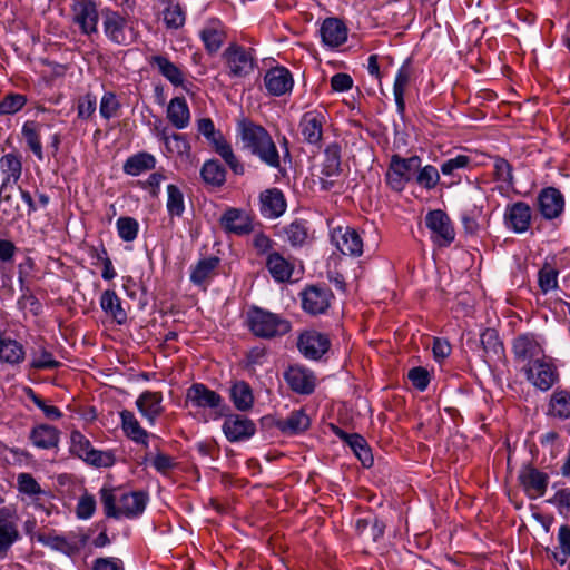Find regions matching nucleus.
<instances>
[{"instance_id":"nucleus-1","label":"nucleus","mask_w":570,"mask_h":570,"mask_svg":"<svg viewBox=\"0 0 570 570\" xmlns=\"http://www.w3.org/2000/svg\"><path fill=\"white\" fill-rule=\"evenodd\" d=\"M236 130L243 148L256 156L271 168H279L281 157L271 134L261 125L248 118L237 120Z\"/></svg>"},{"instance_id":"nucleus-2","label":"nucleus","mask_w":570,"mask_h":570,"mask_svg":"<svg viewBox=\"0 0 570 570\" xmlns=\"http://www.w3.org/2000/svg\"><path fill=\"white\" fill-rule=\"evenodd\" d=\"M99 494L105 514L115 519L137 518L144 512L148 500L147 494L141 491L124 492L117 497L116 489L108 487H102Z\"/></svg>"},{"instance_id":"nucleus-3","label":"nucleus","mask_w":570,"mask_h":570,"mask_svg":"<svg viewBox=\"0 0 570 570\" xmlns=\"http://www.w3.org/2000/svg\"><path fill=\"white\" fill-rule=\"evenodd\" d=\"M246 322L253 335L265 340L286 335L292 330L287 318L258 306H252L248 309Z\"/></svg>"},{"instance_id":"nucleus-4","label":"nucleus","mask_w":570,"mask_h":570,"mask_svg":"<svg viewBox=\"0 0 570 570\" xmlns=\"http://www.w3.org/2000/svg\"><path fill=\"white\" fill-rule=\"evenodd\" d=\"M102 29L106 38L118 46H130L139 37L136 20L111 9L102 10Z\"/></svg>"},{"instance_id":"nucleus-5","label":"nucleus","mask_w":570,"mask_h":570,"mask_svg":"<svg viewBox=\"0 0 570 570\" xmlns=\"http://www.w3.org/2000/svg\"><path fill=\"white\" fill-rule=\"evenodd\" d=\"M197 130L207 139L214 151L220 156L235 175H244V164L235 155L230 142L224 137L222 131L215 128L214 121L210 118L198 119Z\"/></svg>"},{"instance_id":"nucleus-6","label":"nucleus","mask_w":570,"mask_h":570,"mask_svg":"<svg viewBox=\"0 0 570 570\" xmlns=\"http://www.w3.org/2000/svg\"><path fill=\"white\" fill-rule=\"evenodd\" d=\"M422 165V159L417 155L411 157H402L393 154L387 165L384 180L386 186L394 193L401 194L406 185L412 181L414 173Z\"/></svg>"},{"instance_id":"nucleus-7","label":"nucleus","mask_w":570,"mask_h":570,"mask_svg":"<svg viewBox=\"0 0 570 570\" xmlns=\"http://www.w3.org/2000/svg\"><path fill=\"white\" fill-rule=\"evenodd\" d=\"M223 59L230 78H245L249 76L256 67L253 49L245 48L236 42L229 43L224 50Z\"/></svg>"},{"instance_id":"nucleus-8","label":"nucleus","mask_w":570,"mask_h":570,"mask_svg":"<svg viewBox=\"0 0 570 570\" xmlns=\"http://www.w3.org/2000/svg\"><path fill=\"white\" fill-rule=\"evenodd\" d=\"M185 403L187 406L190 404L196 409L210 410L214 420L222 417L226 409L222 395L203 383H194L187 389Z\"/></svg>"},{"instance_id":"nucleus-9","label":"nucleus","mask_w":570,"mask_h":570,"mask_svg":"<svg viewBox=\"0 0 570 570\" xmlns=\"http://www.w3.org/2000/svg\"><path fill=\"white\" fill-rule=\"evenodd\" d=\"M527 380L539 391L547 392L560 381V373L553 358L546 356L530 366H523Z\"/></svg>"},{"instance_id":"nucleus-10","label":"nucleus","mask_w":570,"mask_h":570,"mask_svg":"<svg viewBox=\"0 0 570 570\" xmlns=\"http://www.w3.org/2000/svg\"><path fill=\"white\" fill-rule=\"evenodd\" d=\"M326 112L313 109L302 115L298 122V131L302 140L311 146L320 148L323 140Z\"/></svg>"},{"instance_id":"nucleus-11","label":"nucleus","mask_w":570,"mask_h":570,"mask_svg":"<svg viewBox=\"0 0 570 570\" xmlns=\"http://www.w3.org/2000/svg\"><path fill=\"white\" fill-rule=\"evenodd\" d=\"M302 308L309 315H321L327 312L334 297L325 285H308L299 294Z\"/></svg>"},{"instance_id":"nucleus-12","label":"nucleus","mask_w":570,"mask_h":570,"mask_svg":"<svg viewBox=\"0 0 570 570\" xmlns=\"http://www.w3.org/2000/svg\"><path fill=\"white\" fill-rule=\"evenodd\" d=\"M512 352L515 361L524 363V366H530L547 356L542 342L532 333L518 335L513 341Z\"/></svg>"},{"instance_id":"nucleus-13","label":"nucleus","mask_w":570,"mask_h":570,"mask_svg":"<svg viewBox=\"0 0 570 570\" xmlns=\"http://www.w3.org/2000/svg\"><path fill=\"white\" fill-rule=\"evenodd\" d=\"M549 474L531 464L523 465L518 473V482L530 500L543 497L549 485Z\"/></svg>"},{"instance_id":"nucleus-14","label":"nucleus","mask_w":570,"mask_h":570,"mask_svg":"<svg viewBox=\"0 0 570 570\" xmlns=\"http://www.w3.org/2000/svg\"><path fill=\"white\" fill-rule=\"evenodd\" d=\"M18 521L16 508H0V560L7 557L11 547L20 539Z\"/></svg>"},{"instance_id":"nucleus-15","label":"nucleus","mask_w":570,"mask_h":570,"mask_svg":"<svg viewBox=\"0 0 570 570\" xmlns=\"http://www.w3.org/2000/svg\"><path fill=\"white\" fill-rule=\"evenodd\" d=\"M331 347V340L327 334L316 330H307L299 334L297 348L308 360L318 361Z\"/></svg>"},{"instance_id":"nucleus-16","label":"nucleus","mask_w":570,"mask_h":570,"mask_svg":"<svg viewBox=\"0 0 570 570\" xmlns=\"http://www.w3.org/2000/svg\"><path fill=\"white\" fill-rule=\"evenodd\" d=\"M70 8L72 22L79 27L82 35L91 36L98 31L99 14L92 0H75Z\"/></svg>"},{"instance_id":"nucleus-17","label":"nucleus","mask_w":570,"mask_h":570,"mask_svg":"<svg viewBox=\"0 0 570 570\" xmlns=\"http://www.w3.org/2000/svg\"><path fill=\"white\" fill-rule=\"evenodd\" d=\"M532 222V208L525 202L519 200L508 204L504 214V226L515 233L523 234L529 230Z\"/></svg>"},{"instance_id":"nucleus-18","label":"nucleus","mask_w":570,"mask_h":570,"mask_svg":"<svg viewBox=\"0 0 570 570\" xmlns=\"http://www.w3.org/2000/svg\"><path fill=\"white\" fill-rule=\"evenodd\" d=\"M219 223L227 234L245 236L254 230L253 217L248 212L240 208H227L220 216Z\"/></svg>"},{"instance_id":"nucleus-19","label":"nucleus","mask_w":570,"mask_h":570,"mask_svg":"<svg viewBox=\"0 0 570 570\" xmlns=\"http://www.w3.org/2000/svg\"><path fill=\"white\" fill-rule=\"evenodd\" d=\"M564 197L556 187L542 188L538 194L537 207L540 215L547 220L560 217L564 210Z\"/></svg>"},{"instance_id":"nucleus-20","label":"nucleus","mask_w":570,"mask_h":570,"mask_svg":"<svg viewBox=\"0 0 570 570\" xmlns=\"http://www.w3.org/2000/svg\"><path fill=\"white\" fill-rule=\"evenodd\" d=\"M425 225L435 235L440 246H449L455 238L451 219L442 209L430 210L425 216Z\"/></svg>"},{"instance_id":"nucleus-21","label":"nucleus","mask_w":570,"mask_h":570,"mask_svg":"<svg viewBox=\"0 0 570 570\" xmlns=\"http://www.w3.org/2000/svg\"><path fill=\"white\" fill-rule=\"evenodd\" d=\"M222 430L229 442L236 443L249 440L256 432V425L244 415L229 414L225 417Z\"/></svg>"},{"instance_id":"nucleus-22","label":"nucleus","mask_w":570,"mask_h":570,"mask_svg":"<svg viewBox=\"0 0 570 570\" xmlns=\"http://www.w3.org/2000/svg\"><path fill=\"white\" fill-rule=\"evenodd\" d=\"M341 174V148L337 144L328 145L324 150V160L321 165L320 184L323 190H331L335 181L333 178Z\"/></svg>"},{"instance_id":"nucleus-23","label":"nucleus","mask_w":570,"mask_h":570,"mask_svg":"<svg viewBox=\"0 0 570 570\" xmlns=\"http://www.w3.org/2000/svg\"><path fill=\"white\" fill-rule=\"evenodd\" d=\"M284 380L292 391L302 395L312 394L316 386L314 373L302 365H291L284 372Z\"/></svg>"},{"instance_id":"nucleus-24","label":"nucleus","mask_w":570,"mask_h":570,"mask_svg":"<svg viewBox=\"0 0 570 570\" xmlns=\"http://www.w3.org/2000/svg\"><path fill=\"white\" fill-rule=\"evenodd\" d=\"M264 85L271 96L281 97L292 91L294 79L292 72L286 67L277 66L266 71Z\"/></svg>"},{"instance_id":"nucleus-25","label":"nucleus","mask_w":570,"mask_h":570,"mask_svg":"<svg viewBox=\"0 0 570 570\" xmlns=\"http://www.w3.org/2000/svg\"><path fill=\"white\" fill-rule=\"evenodd\" d=\"M332 240L344 255L361 256L363 254V239L354 228L348 226L334 228Z\"/></svg>"},{"instance_id":"nucleus-26","label":"nucleus","mask_w":570,"mask_h":570,"mask_svg":"<svg viewBox=\"0 0 570 570\" xmlns=\"http://www.w3.org/2000/svg\"><path fill=\"white\" fill-rule=\"evenodd\" d=\"M549 420L564 422L570 420V390L556 387L549 395L544 412Z\"/></svg>"},{"instance_id":"nucleus-27","label":"nucleus","mask_w":570,"mask_h":570,"mask_svg":"<svg viewBox=\"0 0 570 570\" xmlns=\"http://www.w3.org/2000/svg\"><path fill=\"white\" fill-rule=\"evenodd\" d=\"M163 393L156 391H144L136 400V406L150 426H154L157 419L164 413Z\"/></svg>"},{"instance_id":"nucleus-28","label":"nucleus","mask_w":570,"mask_h":570,"mask_svg":"<svg viewBox=\"0 0 570 570\" xmlns=\"http://www.w3.org/2000/svg\"><path fill=\"white\" fill-rule=\"evenodd\" d=\"M61 432L53 425L37 424L29 432L31 444L40 450H57L60 443Z\"/></svg>"},{"instance_id":"nucleus-29","label":"nucleus","mask_w":570,"mask_h":570,"mask_svg":"<svg viewBox=\"0 0 570 570\" xmlns=\"http://www.w3.org/2000/svg\"><path fill=\"white\" fill-rule=\"evenodd\" d=\"M413 77V67L411 59H406L397 69L394 83L393 96L396 105L397 114L403 116L405 112V92Z\"/></svg>"},{"instance_id":"nucleus-30","label":"nucleus","mask_w":570,"mask_h":570,"mask_svg":"<svg viewBox=\"0 0 570 570\" xmlns=\"http://www.w3.org/2000/svg\"><path fill=\"white\" fill-rule=\"evenodd\" d=\"M265 266L276 283L291 282L295 269L294 263L278 252H271L266 256Z\"/></svg>"},{"instance_id":"nucleus-31","label":"nucleus","mask_w":570,"mask_h":570,"mask_svg":"<svg viewBox=\"0 0 570 570\" xmlns=\"http://www.w3.org/2000/svg\"><path fill=\"white\" fill-rule=\"evenodd\" d=\"M332 430L336 436H338L341 440H343L344 442H346L350 445L352 451L355 453V455L362 462L363 466H365V468L372 466L374 459H373L371 449H370L366 440L362 435H360L357 433L350 434L334 425L332 426Z\"/></svg>"},{"instance_id":"nucleus-32","label":"nucleus","mask_w":570,"mask_h":570,"mask_svg":"<svg viewBox=\"0 0 570 570\" xmlns=\"http://www.w3.org/2000/svg\"><path fill=\"white\" fill-rule=\"evenodd\" d=\"M261 214L265 218H277L286 210L284 194L278 188L264 190L259 196Z\"/></svg>"},{"instance_id":"nucleus-33","label":"nucleus","mask_w":570,"mask_h":570,"mask_svg":"<svg viewBox=\"0 0 570 570\" xmlns=\"http://www.w3.org/2000/svg\"><path fill=\"white\" fill-rule=\"evenodd\" d=\"M199 37L206 51L210 55L216 53L225 42V27L218 19H212L200 30Z\"/></svg>"},{"instance_id":"nucleus-34","label":"nucleus","mask_w":570,"mask_h":570,"mask_svg":"<svg viewBox=\"0 0 570 570\" xmlns=\"http://www.w3.org/2000/svg\"><path fill=\"white\" fill-rule=\"evenodd\" d=\"M322 41L331 48H336L347 40V28L338 18H326L320 29Z\"/></svg>"},{"instance_id":"nucleus-35","label":"nucleus","mask_w":570,"mask_h":570,"mask_svg":"<svg viewBox=\"0 0 570 570\" xmlns=\"http://www.w3.org/2000/svg\"><path fill=\"white\" fill-rule=\"evenodd\" d=\"M119 416L124 434L132 442L148 448L149 433L140 425L135 414L129 410H122Z\"/></svg>"},{"instance_id":"nucleus-36","label":"nucleus","mask_w":570,"mask_h":570,"mask_svg":"<svg viewBox=\"0 0 570 570\" xmlns=\"http://www.w3.org/2000/svg\"><path fill=\"white\" fill-rule=\"evenodd\" d=\"M26 351L23 345L10 337H7L0 330V363L17 365L23 362Z\"/></svg>"},{"instance_id":"nucleus-37","label":"nucleus","mask_w":570,"mask_h":570,"mask_svg":"<svg viewBox=\"0 0 570 570\" xmlns=\"http://www.w3.org/2000/svg\"><path fill=\"white\" fill-rule=\"evenodd\" d=\"M153 68L166 78L171 85L178 87L184 83V73L178 66L171 62L166 56L155 55L148 59Z\"/></svg>"},{"instance_id":"nucleus-38","label":"nucleus","mask_w":570,"mask_h":570,"mask_svg":"<svg viewBox=\"0 0 570 570\" xmlns=\"http://www.w3.org/2000/svg\"><path fill=\"white\" fill-rule=\"evenodd\" d=\"M100 307L117 324L122 325L127 322V312L124 309L121 299L115 291L106 289L101 293Z\"/></svg>"},{"instance_id":"nucleus-39","label":"nucleus","mask_w":570,"mask_h":570,"mask_svg":"<svg viewBox=\"0 0 570 570\" xmlns=\"http://www.w3.org/2000/svg\"><path fill=\"white\" fill-rule=\"evenodd\" d=\"M311 420L304 410H295L286 419H279L275 426L285 434L294 435L306 431Z\"/></svg>"},{"instance_id":"nucleus-40","label":"nucleus","mask_w":570,"mask_h":570,"mask_svg":"<svg viewBox=\"0 0 570 570\" xmlns=\"http://www.w3.org/2000/svg\"><path fill=\"white\" fill-rule=\"evenodd\" d=\"M220 259L216 256L203 258L191 268L190 282L197 286L206 287L215 275Z\"/></svg>"},{"instance_id":"nucleus-41","label":"nucleus","mask_w":570,"mask_h":570,"mask_svg":"<svg viewBox=\"0 0 570 570\" xmlns=\"http://www.w3.org/2000/svg\"><path fill=\"white\" fill-rule=\"evenodd\" d=\"M167 119L176 129H185L189 125L190 111L184 97H175L169 101Z\"/></svg>"},{"instance_id":"nucleus-42","label":"nucleus","mask_w":570,"mask_h":570,"mask_svg":"<svg viewBox=\"0 0 570 570\" xmlns=\"http://www.w3.org/2000/svg\"><path fill=\"white\" fill-rule=\"evenodd\" d=\"M42 125L35 120H27L21 128L22 137L24 138L28 148L37 157L38 160H43V148L41 142Z\"/></svg>"},{"instance_id":"nucleus-43","label":"nucleus","mask_w":570,"mask_h":570,"mask_svg":"<svg viewBox=\"0 0 570 570\" xmlns=\"http://www.w3.org/2000/svg\"><path fill=\"white\" fill-rule=\"evenodd\" d=\"M0 168L6 175L1 184V190H4L8 184H16L22 173L21 156L14 153H8L0 158Z\"/></svg>"},{"instance_id":"nucleus-44","label":"nucleus","mask_w":570,"mask_h":570,"mask_svg":"<svg viewBox=\"0 0 570 570\" xmlns=\"http://www.w3.org/2000/svg\"><path fill=\"white\" fill-rule=\"evenodd\" d=\"M230 400L236 410L246 412L254 405V394L250 385L245 381L235 382L229 390Z\"/></svg>"},{"instance_id":"nucleus-45","label":"nucleus","mask_w":570,"mask_h":570,"mask_svg":"<svg viewBox=\"0 0 570 570\" xmlns=\"http://www.w3.org/2000/svg\"><path fill=\"white\" fill-rule=\"evenodd\" d=\"M156 158L148 153L141 151L127 158L124 163V173L130 176H139L140 174L151 170L156 167Z\"/></svg>"},{"instance_id":"nucleus-46","label":"nucleus","mask_w":570,"mask_h":570,"mask_svg":"<svg viewBox=\"0 0 570 570\" xmlns=\"http://www.w3.org/2000/svg\"><path fill=\"white\" fill-rule=\"evenodd\" d=\"M285 240L292 247H302L309 239V228L306 220L295 219L283 229Z\"/></svg>"},{"instance_id":"nucleus-47","label":"nucleus","mask_w":570,"mask_h":570,"mask_svg":"<svg viewBox=\"0 0 570 570\" xmlns=\"http://www.w3.org/2000/svg\"><path fill=\"white\" fill-rule=\"evenodd\" d=\"M226 169L216 159L206 160L200 169L203 180L213 187H222L226 181Z\"/></svg>"},{"instance_id":"nucleus-48","label":"nucleus","mask_w":570,"mask_h":570,"mask_svg":"<svg viewBox=\"0 0 570 570\" xmlns=\"http://www.w3.org/2000/svg\"><path fill=\"white\" fill-rule=\"evenodd\" d=\"M559 271L548 259L544 261L541 268L538 272V285L543 294H548L554 291L559 286L558 282Z\"/></svg>"},{"instance_id":"nucleus-49","label":"nucleus","mask_w":570,"mask_h":570,"mask_svg":"<svg viewBox=\"0 0 570 570\" xmlns=\"http://www.w3.org/2000/svg\"><path fill=\"white\" fill-rule=\"evenodd\" d=\"M558 548L551 551V556L560 566L567 563L570 558V527L563 524L558 530Z\"/></svg>"},{"instance_id":"nucleus-50","label":"nucleus","mask_w":570,"mask_h":570,"mask_svg":"<svg viewBox=\"0 0 570 570\" xmlns=\"http://www.w3.org/2000/svg\"><path fill=\"white\" fill-rule=\"evenodd\" d=\"M414 180L417 186L425 190H433L440 183V171L433 165L421 166L414 173Z\"/></svg>"},{"instance_id":"nucleus-51","label":"nucleus","mask_w":570,"mask_h":570,"mask_svg":"<svg viewBox=\"0 0 570 570\" xmlns=\"http://www.w3.org/2000/svg\"><path fill=\"white\" fill-rule=\"evenodd\" d=\"M166 208L171 217H181L185 212L184 194L181 189L174 184L167 186Z\"/></svg>"},{"instance_id":"nucleus-52","label":"nucleus","mask_w":570,"mask_h":570,"mask_svg":"<svg viewBox=\"0 0 570 570\" xmlns=\"http://www.w3.org/2000/svg\"><path fill=\"white\" fill-rule=\"evenodd\" d=\"M27 96L18 92H8L0 99V117L12 116L27 105Z\"/></svg>"},{"instance_id":"nucleus-53","label":"nucleus","mask_w":570,"mask_h":570,"mask_svg":"<svg viewBox=\"0 0 570 570\" xmlns=\"http://www.w3.org/2000/svg\"><path fill=\"white\" fill-rule=\"evenodd\" d=\"M471 158L466 155H456L441 164L440 171L445 177L460 178V171L471 167Z\"/></svg>"},{"instance_id":"nucleus-54","label":"nucleus","mask_w":570,"mask_h":570,"mask_svg":"<svg viewBox=\"0 0 570 570\" xmlns=\"http://www.w3.org/2000/svg\"><path fill=\"white\" fill-rule=\"evenodd\" d=\"M97 110V97L92 92H87L76 99L77 119L89 121L95 117Z\"/></svg>"},{"instance_id":"nucleus-55","label":"nucleus","mask_w":570,"mask_h":570,"mask_svg":"<svg viewBox=\"0 0 570 570\" xmlns=\"http://www.w3.org/2000/svg\"><path fill=\"white\" fill-rule=\"evenodd\" d=\"M160 136L165 142V146H166V149L168 150V153L178 155V156L188 155L190 153L191 148H190V145L185 135H180V134L167 135L166 130H163Z\"/></svg>"},{"instance_id":"nucleus-56","label":"nucleus","mask_w":570,"mask_h":570,"mask_svg":"<svg viewBox=\"0 0 570 570\" xmlns=\"http://www.w3.org/2000/svg\"><path fill=\"white\" fill-rule=\"evenodd\" d=\"M61 365L59 361L53 357V354L43 346L35 350L31 354L30 367L35 370H53Z\"/></svg>"},{"instance_id":"nucleus-57","label":"nucleus","mask_w":570,"mask_h":570,"mask_svg":"<svg viewBox=\"0 0 570 570\" xmlns=\"http://www.w3.org/2000/svg\"><path fill=\"white\" fill-rule=\"evenodd\" d=\"M94 446L88 438H86L80 431L73 430L70 433V453L82 461L86 459V455L92 451Z\"/></svg>"},{"instance_id":"nucleus-58","label":"nucleus","mask_w":570,"mask_h":570,"mask_svg":"<svg viewBox=\"0 0 570 570\" xmlns=\"http://www.w3.org/2000/svg\"><path fill=\"white\" fill-rule=\"evenodd\" d=\"M120 108L121 104L114 91H106L102 95L99 105V114L104 119L109 120L116 117Z\"/></svg>"},{"instance_id":"nucleus-59","label":"nucleus","mask_w":570,"mask_h":570,"mask_svg":"<svg viewBox=\"0 0 570 570\" xmlns=\"http://www.w3.org/2000/svg\"><path fill=\"white\" fill-rule=\"evenodd\" d=\"M493 175L499 181L507 184L508 187H513L514 176L512 165L502 157H494L493 159Z\"/></svg>"},{"instance_id":"nucleus-60","label":"nucleus","mask_w":570,"mask_h":570,"mask_svg":"<svg viewBox=\"0 0 570 570\" xmlns=\"http://www.w3.org/2000/svg\"><path fill=\"white\" fill-rule=\"evenodd\" d=\"M119 237L124 242H132L137 238L139 224L137 219L129 216L119 217L116 222Z\"/></svg>"},{"instance_id":"nucleus-61","label":"nucleus","mask_w":570,"mask_h":570,"mask_svg":"<svg viewBox=\"0 0 570 570\" xmlns=\"http://www.w3.org/2000/svg\"><path fill=\"white\" fill-rule=\"evenodd\" d=\"M83 461L94 468H110L116 463V455L112 450L101 451L94 448Z\"/></svg>"},{"instance_id":"nucleus-62","label":"nucleus","mask_w":570,"mask_h":570,"mask_svg":"<svg viewBox=\"0 0 570 570\" xmlns=\"http://www.w3.org/2000/svg\"><path fill=\"white\" fill-rule=\"evenodd\" d=\"M17 489L19 493L35 498L43 493L39 482L33 478L32 474L22 472L17 476Z\"/></svg>"},{"instance_id":"nucleus-63","label":"nucleus","mask_w":570,"mask_h":570,"mask_svg":"<svg viewBox=\"0 0 570 570\" xmlns=\"http://www.w3.org/2000/svg\"><path fill=\"white\" fill-rule=\"evenodd\" d=\"M164 21L167 28L178 29L185 23V12L178 3H169L164 10Z\"/></svg>"},{"instance_id":"nucleus-64","label":"nucleus","mask_w":570,"mask_h":570,"mask_svg":"<svg viewBox=\"0 0 570 570\" xmlns=\"http://www.w3.org/2000/svg\"><path fill=\"white\" fill-rule=\"evenodd\" d=\"M548 502L557 508L560 515L568 518L570 515V488L557 490Z\"/></svg>"}]
</instances>
